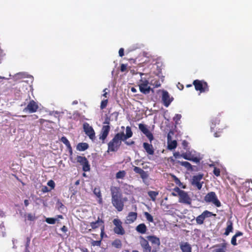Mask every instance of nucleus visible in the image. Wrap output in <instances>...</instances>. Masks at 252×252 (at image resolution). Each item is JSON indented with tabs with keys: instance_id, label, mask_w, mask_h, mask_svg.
Returning <instances> with one entry per match:
<instances>
[{
	"instance_id": "obj_1",
	"label": "nucleus",
	"mask_w": 252,
	"mask_h": 252,
	"mask_svg": "<svg viewBox=\"0 0 252 252\" xmlns=\"http://www.w3.org/2000/svg\"><path fill=\"white\" fill-rule=\"evenodd\" d=\"M110 191L112 204L118 211H122L124 207V200H126L123 198L120 188L118 187L111 186Z\"/></svg>"
},
{
	"instance_id": "obj_2",
	"label": "nucleus",
	"mask_w": 252,
	"mask_h": 252,
	"mask_svg": "<svg viewBox=\"0 0 252 252\" xmlns=\"http://www.w3.org/2000/svg\"><path fill=\"white\" fill-rule=\"evenodd\" d=\"M122 136H123L122 134H119L118 133L115 135L112 139L108 143V152L118 151L122 144V141H123L122 138Z\"/></svg>"
},
{
	"instance_id": "obj_3",
	"label": "nucleus",
	"mask_w": 252,
	"mask_h": 252,
	"mask_svg": "<svg viewBox=\"0 0 252 252\" xmlns=\"http://www.w3.org/2000/svg\"><path fill=\"white\" fill-rule=\"evenodd\" d=\"M110 123V118L107 117L103 122V124H106L107 125L103 126L99 135V139L102 140V143H105V141L108 135L110 130V127L109 126Z\"/></svg>"
},
{
	"instance_id": "obj_4",
	"label": "nucleus",
	"mask_w": 252,
	"mask_h": 252,
	"mask_svg": "<svg viewBox=\"0 0 252 252\" xmlns=\"http://www.w3.org/2000/svg\"><path fill=\"white\" fill-rule=\"evenodd\" d=\"M176 189L178 191L179 202L180 203L188 205L191 204V199L186 191L180 189L178 187H177Z\"/></svg>"
},
{
	"instance_id": "obj_5",
	"label": "nucleus",
	"mask_w": 252,
	"mask_h": 252,
	"mask_svg": "<svg viewBox=\"0 0 252 252\" xmlns=\"http://www.w3.org/2000/svg\"><path fill=\"white\" fill-rule=\"evenodd\" d=\"M204 200L207 203H212L217 207L221 206V203L218 199L216 193L214 191L208 192L204 197Z\"/></svg>"
},
{
	"instance_id": "obj_6",
	"label": "nucleus",
	"mask_w": 252,
	"mask_h": 252,
	"mask_svg": "<svg viewBox=\"0 0 252 252\" xmlns=\"http://www.w3.org/2000/svg\"><path fill=\"white\" fill-rule=\"evenodd\" d=\"M90 226L93 229H95L100 227L101 230L100 237L101 239H103L105 230L104 220L99 217H98L96 220L90 223Z\"/></svg>"
},
{
	"instance_id": "obj_7",
	"label": "nucleus",
	"mask_w": 252,
	"mask_h": 252,
	"mask_svg": "<svg viewBox=\"0 0 252 252\" xmlns=\"http://www.w3.org/2000/svg\"><path fill=\"white\" fill-rule=\"evenodd\" d=\"M195 89L200 93H205L209 91V87L207 82L203 80H195L193 82Z\"/></svg>"
},
{
	"instance_id": "obj_8",
	"label": "nucleus",
	"mask_w": 252,
	"mask_h": 252,
	"mask_svg": "<svg viewBox=\"0 0 252 252\" xmlns=\"http://www.w3.org/2000/svg\"><path fill=\"white\" fill-rule=\"evenodd\" d=\"M150 82L145 78H141L139 80V87L140 91L144 94H148L151 90V87L149 86Z\"/></svg>"
},
{
	"instance_id": "obj_9",
	"label": "nucleus",
	"mask_w": 252,
	"mask_h": 252,
	"mask_svg": "<svg viewBox=\"0 0 252 252\" xmlns=\"http://www.w3.org/2000/svg\"><path fill=\"white\" fill-rule=\"evenodd\" d=\"M113 223L115 226L113 228L115 233L120 235H123L125 234V230L122 226L123 223L120 219H114Z\"/></svg>"
},
{
	"instance_id": "obj_10",
	"label": "nucleus",
	"mask_w": 252,
	"mask_h": 252,
	"mask_svg": "<svg viewBox=\"0 0 252 252\" xmlns=\"http://www.w3.org/2000/svg\"><path fill=\"white\" fill-rule=\"evenodd\" d=\"M216 214H213L212 212L208 210H205L203 213L197 216L195 219L196 222L198 225L202 224L206 218L211 217L212 216H216Z\"/></svg>"
},
{
	"instance_id": "obj_11",
	"label": "nucleus",
	"mask_w": 252,
	"mask_h": 252,
	"mask_svg": "<svg viewBox=\"0 0 252 252\" xmlns=\"http://www.w3.org/2000/svg\"><path fill=\"white\" fill-rule=\"evenodd\" d=\"M203 177V174H199L193 176L192 178L191 184L193 187H195L199 190L201 189L203 182H200Z\"/></svg>"
},
{
	"instance_id": "obj_12",
	"label": "nucleus",
	"mask_w": 252,
	"mask_h": 252,
	"mask_svg": "<svg viewBox=\"0 0 252 252\" xmlns=\"http://www.w3.org/2000/svg\"><path fill=\"white\" fill-rule=\"evenodd\" d=\"M77 161L80 163L83 166V170L85 172L89 171L90 170V165L87 158L85 157L77 156L76 157Z\"/></svg>"
},
{
	"instance_id": "obj_13",
	"label": "nucleus",
	"mask_w": 252,
	"mask_h": 252,
	"mask_svg": "<svg viewBox=\"0 0 252 252\" xmlns=\"http://www.w3.org/2000/svg\"><path fill=\"white\" fill-rule=\"evenodd\" d=\"M39 108L38 104L33 100H31L27 106L24 108V112H28L30 113L36 112Z\"/></svg>"
},
{
	"instance_id": "obj_14",
	"label": "nucleus",
	"mask_w": 252,
	"mask_h": 252,
	"mask_svg": "<svg viewBox=\"0 0 252 252\" xmlns=\"http://www.w3.org/2000/svg\"><path fill=\"white\" fill-rule=\"evenodd\" d=\"M138 127L139 129L146 135L150 142H151L154 140V137L152 133L147 128V126L143 124H139Z\"/></svg>"
},
{
	"instance_id": "obj_15",
	"label": "nucleus",
	"mask_w": 252,
	"mask_h": 252,
	"mask_svg": "<svg viewBox=\"0 0 252 252\" xmlns=\"http://www.w3.org/2000/svg\"><path fill=\"white\" fill-rule=\"evenodd\" d=\"M138 127L139 129L146 135L150 142H151L154 140V137L152 133L147 128V126L143 124H139Z\"/></svg>"
},
{
	"instance_id": "obj_16",
	"label": "nucleus",
	"mask_w": 252,
	"mask_h": 252,
	"mask_svg": "<svg viewBox=\"0 0 252 252\" xmlns=\"http://www.w3.org/2000/svg\"><path fill=\"white\" fill-rule=\"evenodd\" d=\"M84 130L86 135H87L89 138L94 140L95 139V132L93 127L89 125L88 123H85L83 125Z\"/></svg>"
},
{
	"instance_id": "obj_17",
	"label": "nucleus",
	"mask_w": 252,
	"mask_h": 252,
	"mask_svg": "<svg viewBox=\"0 0 252 252\" xmlns=\"http://www.w3.org/2000/svg\"><path fill=\"white\" fill-rule=\"evenodd\" d=\"M182 158L185 159L193 161L195 163L199 162L200 159L191 154L190 152H186L182 154Z\"/></svg>"
},
{
	"instance_id": "obj_18",
	"label": "nucleus",
	"mask_w": 252,
	"mask_h": 252,
	"mask_svg": "<svg viewBox=\"0 0 252 252\" xmlns=\"http://www.w3.org/2000/svg\"><path fill=\"white\" fill-rule=\"evenodd\" d=\"M161 99L164 105L166 107H168L172 101L173 98L170 96V95L167 91H163Z\"/></svg>"
},
{
	"instance_id": "obj_19",
	"label": "nucleus",
	"mask_w": 252,
	"mask_h": 252,
	"mask_svg": "<svg viewBox=\"0 0 252 252\" xmlns=\"http://www.w3.org/2000/svg\"><path fill=\"white\" fill-rule=\"evenodd\" d=\"M140 244L143 252H151L152 248L150 246L148 241L142 236L140 237Z\"/></svg>"
},
{
	"instance_id": "obj_20",
	"label": "nucleus",
	"mask_w": 252,
	"mask_h": 252,
	"mask_svg": "<svg viewBox=\"0 0 252 252\" xmlns=\"http://www.w3.org/2000/svg\"><path fill=\"white\" fill-rule=\"evenodd\" d=\"M133 171L136 173H138L140 175V177L142 179L143 181L147 179L149 177V174L147 172L145 171L142 168L134 166H133Z\"/></svg>"
},
{
	"instance_id": "obj_21",
	"label": "nucleus",
	"mask_w": 252,
	"mask_h": 252,
	"mask_svg": "<svg viewBox=\"0 0 252 252\" xmlns=\"http://www.w3.org/2000/svg\"><path fill=\"white\" fill-rule=\"evenodd\" d=\"M126 133L125 134L124 132H118L119 134H122L123 136H122L123 141H126L128 138L132 137L133 135L132 131H131V127L129 126L126 127Z\"/></svg>"
},
{
	"instance_id": "obj_22",
	"label": "nucleus",
	"mask_w": 252,
	"mask_h": 252,
	"mask_svg": "<svg viewBox=\"0 0 252 252\" xmlns=\"http://www.w3.org/2000/svg\"><path fill=\"white\" fill-rule=\"evenodd\" d=\"M137 214L136 212H129L126 217V222L130 224L133 223L137 219Z\"/></svg>"
},
{
	"instance_id": "obj_23",
	"label": "nucleus",
	"mask_w": 252,
	"mask_h": 252,
	"mask_svg": "<svg viewBox=\"0 0 252 252\" xmlns=\"http://www.w3.org/2000/svg\"><path fill=\"white\" fill-rule=\"evenodd\" d=\"M143 146L146 152L150 155L154 154V149L152 144L144 142Z\"/></svg>"
},
{
	"instance_id": "obj_24",
	"label": "nucleus",
	"mask_w": 252,
	"mask_h": 252,
	"mask_svg": "<svg viewBox=\"0 0 252 252\" xmlns=\"http://www.w3.org/2000/svg\"><path fill=\"white\" fill-rule=\"evenodd\" d=\"M167 140H168V149L170 150H173L177 147V142L176 140L171 141V136L169 134L167 136Z\"/></svg>"
},
{
	"instance_id": "obj_25",
	"label": "nucleus",
	"mask_w": 252,
	"mask_h": 252,
	"mask_svg": "<svg viewBox=\"0 0 252 252\" xmlns=\"http://www.w3.org/2000/svg\"><path fill=\"white\" fill-rule=\"evenodd\" d=\"M233 229V222L231 220H228L226 222V227L225 228L224 234L227 236L229 233L232 232Z\"/></svg>"
},
{
	"instance_id": "obj_26",
	"label": "nucleus",
	"mask_w": 252,
	"mask_h": 252,
	"mask_svg": "<svg viewBox=\"0 0 252 252\" xmlns=\"http://www.w3.org/2000/svg\"><path fill=\"white\" fill-rule=\"evenodd\" d=\"M94 193L96 195V196L98 198V203H102V195L101 193L100 189L99 187H95L93 190Z\"/></svg>"
},
{
	"instance_id": "obj_27",
	"label": "nucleus",
	"mask_w": 252,
	"mask_h": 252,
	"mask_svg": "<svg viewBox=\"0 0 252 252\" xmlns=\"http://www.w3.org/2000/svg\"><path fill=\"white\" fill-rule=\"evenodd\" d=\"M146 238L152 244H156L158 246L160 245V242L159 238L156 237V236H148Z\"/></svg>"
},
{
	"instance_id": "obj_28",
	"label": "nucleus",
	"mask_w": 252,
	"mask_h": 252,
	"mask_svg": "<svg viewBox=\"0 0 252 252\" xmlns=\"http://www.w3.org/2000/svg\"><path fill=\"white\" fill-rule=\"evenodd\" d=\"M180 249L182 252H191V247L187 242L181 244Z\"/></svg>"
},
{
	"instance_id": "obj_29",
	"label": "nucleus",
	"mask_w": 252,
	"mask_h": 252,
	"mask_svg": "<svg viewBox=\"0 0 252 252\" xmlns=\"http://www.w3.org/2000/svg\"><path fill=\"white\" fill-rule=\"evenodd\" d=\"M147 230V227L144 223H140L136 227V230L141 234H145Z\"/></svg>"
},
{
	"instance_id": "obj_30",
	"label": "nucleus",
	"mask_w": 252,
	"mask_h": 252,
	"mask_svg": "<svg viewBox=\"0 0 252 252\" xmlns=\"http://www.w3.org/2000/svg\"><path fill=\"white\" fill-rule=\"evenodd\" d=\"M89 148L87 143H79L77 146V149L79 151H84Z\"/></svg>"
},
{
	"instance_id": "obj_31",
	"label": "nucleus",
	"mask_w": 252,
	"mask_h": 252,
	"mask_svg": "<svg viewBox=\"0 0 252 252\" xmlns=\"http://www.w3.org/2000/svg\"><path fill=\"white\" fill-rule=\"evenodd\" d=\"M220 123V120L218 117H215L212 119L211 123L212 125L211 126V129L212 131L214 130V128L217 125H219Z\"/></svg>"
},
{
	"instance_id": "obj_32",
	"label": "nucleus",
	"mask_w": 252,
	"mask_h": 252,
	"mask_svg": "<svg viewBox=\"0 0 252 252\" xmlns=\"http://www.w3.org/2000/svg\"><path fill=\"white\" fill-rule=\"evenodd\" d=\"M112 245L117 249H120L122 247V242L119 239H116L114 240L112 243Z\"/></svg>"
},
{
	"instance_id": "obj_33",
	"label": "nucleus",
	"mask_w": 252,
	"mask_h": 252,
	"mask_svg": "<svg viewBox=\"0 0 252 252\" xmlns=\"http://www.w3.org/2000/svg\"><path fill=\"white\" fill-rule=\"evenodd\" d=\"M177 162L179 163L181 165L186 167L188 170H190L192 169L191 164L188 161H180L179 160H177Z\"/></svg>"
},
{
	"instance_id": "obj_34",
	"label": "nucleus",
	"mask_w": 252,
	"mask_h": 252,
	"mask_svg": "<svg viewBox=\"0 0 252 252\" xmlns=\"http://www.w3.org/2000/svg\"><path fill=\"white\" fill-rule=\"evenodd\" d=\"M148 194L152 201H155L156 197L158 194V192L155 191H149L148 192Z\"/></svg>"
},
{
	"instance_id": "obj_35",
	"label": "nucleus",
	"mask_w": 252,
	"mask_h": 252,
	"mask_svg": "<svg viewBox=\"0 0 252 252\" xmlns=\"http://www.w3.org/2000/svg\"><path fill=\"white\" fill-rule=\"evenodd\" d=\"M126 175V172L125 170H121L118 172L116 174L117 179H123Z\"/></svg>"
},
{
	"instance_id": "obj_36",
	"label": "nucleus",
	"mask_w": 252,
	"mask_h": 252,
	"mask_svg": "<svg viewBox=\"0 0 252 252\" xmlns=\"http://www.w3.org/2000/svg\"><path fill=\"white\" fill-rule=\"evenodd\" d=\"M60 141L62 142H63L64 144H65L66 147H68V146L71 145L68 140L67 139L66 137L64 136L61 137V138L60 139Z\"/></svg>"
},
{
	"instance_id": "obj_37",
	"label": "nucleus",
	"mask_w": 252,
	"mask_h": 252,
	"mask_svg": "<svg viewBox=\"0 0 252 252\" xmlns=\"http://www.w3.org/2000/svg\"><path fill=\"white\" fill-rule=\"evenodd\" d=\"M150 84L153 86L154 88H158L160 86L159 81L157 80H152Z\"/></svg>"
},
{
	"instance_id": "obj_38",
	"label": "nucleus",
	"mask_w": 252,
	"mask_h": 252,
	"mask_svg": "<svg viewBox=\"0 0 252 252\" xmlns=\"http://www.w3.org/2000/svg\"><path fill=\"white\" fill-rule=\"evenodd\" d=\"M144 216L148 221L151 222H153L154 221L153 216L148 212H145Z\"/></svg>"
},
{
	"instance_id": "obj_39",
	"label": "nucleus",
	"mask_w": 252,
	"mask_h": 252,
	"mask_svg": "<svg viewBox=\"0 0 252 252\" xmlns=\"http://www.w3.org/2000/svg\"><path fill=\"white\" fill-rule=\"evenodd\" d=\"M108 100L107 99L102 100L100 104V109H103L106 108L108 104Z\"/></svg>"
},
{
	"instance_id": "obj_40",
	"label": "nucleus",
	"mask_w": 252,
	"mask_h": 252,
	"mask_svg": "<svg viewBox=\"0 0 252 252\" xmlns=\"http://www.w3.org/2000/svg\"><path fill=\"white\" fill-rule=\"evenodd\" d=\"M181 118H182V116L181 114H177L173 117V120L175 122V123L176 124H177L179 123V122L180 121Z\"/></svg>"
},
{
	"instance_id": "obj_41",
	"label": "nucleus",
	"mask_w": 252,
	"mask_h": 252,
	"mask_svg": "<svg viewBox=\"0 0 252 252\" xmlns=\"http://www.w3.org/2000/svg\"><path fill=\"white\" fill-rule=\"evenodd\" d=\"M222 248L217 249L215 250V252H225L226 244L223 243L221 245Z\"/></svg>"
},
{
	"instance_id": "obj_42",
	"label": "nucleus",
	"mask_w": 252,
	"mask_h": 252,
	"mask_svg": "<svg viewBox=\"0 0 252 252\" xmlns=\"http://www.w3.org/2000/svg\"><path fill=\"white\" fill-rule=\"evenodd\" d=\"M102 239L101 238V239L100 240H98V241L93 240L91 243L92 245L93 246H100Z\"/></svg>"
},
{
	"instance_id": "obj_43",
	"label": "nucleus",
	"mask_w": 252,
	"mask_h": 252,
	"mask_svg": "<svg viewBox=\"0 0 252 252\" xmlns=\"http://www.w3.org/2000/svg\"><path fill=\"white\" fill-rule=\"evenodd\" d=\"M46 221L49 224H53L56 222V219L54 218H48L46 219Z\"/></svg>"
},
{
	"instance_id": "obj_44",
	"label": "nucleus",
	"mask_w": 252,
	"mask_h": 252,
	"mask_svg": "<svg viewBox=\"0 0 252 252\" xmlns=\"http://www.w3.org/2000/svg\"><path fill=\"white\" fill-rule=\"evenodd\" d=\"M213 173L217 177L219 176L220 175V169L216 167H215L213 170Z\"/></svg>"
},
{
	"instance_id": "obj_45",
	"label": "nucleus",
	"mask_w": 252,
	"mask_h": 252,
	"mask_svg": "<svg viewBox=\"0 0 252 252\" xmlns=\"http://www.w3.org/2000/svg\"><path fill=\"white\" fill-rule=\"evenodd\" d=\"M27 219L30 221H33L35 219V216L32 214H28L27 216Z\"/></svg>"
},
{
	"instance_id": "obj_46",
	"label": "nucleus",
	"mask_w": 252,
	"mask_h": 252,
	"mask_svg": "<svg viewBox=\"0 0 252 252\" xmlns=\"http://www.w3.org/2000/svg\"><path fill=\"white\" fill-rule=\"evenodd\" d=\"M47 185L51 188V189H53L55 188V182L51 180L47 183Z\"/></svg>"
},
{
	"instance_id": "obj_47",
	"label": "nucleus",
	"mask_w": 252,
	"mask_h": 252,
	"mask_svg": "<svg viewBox=\"0 0 252 252\" xmlns=\"http://www.w3.org/2000/svg\"><path fill=\"white\" fill-rule=\"evenodd\" d=\"M120 70L121 72H125L127 70V65L125 64H122L120 66Z\"/></svg>"
},
{
	"instance_id": "obj_48",
	"label": "nucleus",
	"mask_w": 252,
	"mask_h": 252,
	"mask_svg": "<svg viewBox=\"0 0 252 252\" xmlns=\"http://www.w3.org/2000/svg\"><path fill=\"white\" fill-rule=\"evenodd\" d=\"M236 237H235L234 236H233L232 238H231V243L232 245L233 246H236L237 245V242H236Z\"/></svg>"
},
{
	"instance_id": "obj_49",
	"label": "nucleus",
	"mask_w": 252,
	"mask_h": 252,
	"mask_svg": "<svg viewBox=\"0 0 252 252\" xmlns=\"http://www.w3.org/2000/svg\"><path fill=\"white\" fill-rule=\"evenodd\" d=\"M173 179H174V181L175 182V183L177 184V185H178L179 186H180V185L181 184V183L180 181V180L175 176H173Z\"/></svg>"
},
{
	"instance_id": "obj_50",
	"label": "nucleus",
	"mask_w": 252,
	"mask_h": 252,
	"mask_svg": "<svg viewBox=\"0 0 252 252\" xmlns=\"http://www.w3.org/2000/svg\"><path fill=\"white\" fill-rule=\"evenodd\" d=\"M177 187H175L173 189V191L171 192V195L173 196H178V191H177L176 189H177Z\"/></svg>"
},
{
	"instance_id": "obj_51",
	"label": "nucleus",
	"mask_w": 252,
	"mask_h": 252,
	"mask_svg": "<svg viewBox=\"0 0 252 252\" xmlns=\"http://www.w3.org/2000/svg\"><path fill=\"white\" fill-rule=\"evenodd\" d=\"M173 155L176 158L182 157V154H180L179 152L174 153Z\"/></svg>"
},
{
	"instance_id": "obj_52",
	"label": "nucleus",
	"mask_w": 252,
	"mask_h": 252,
	"mask_svg": "<svg viewBox=\"0 0 252 252\" xmlns=\"http://www.w3.org/2000/svg\"><path fill=\"white\" fill-rule=\"evenodd\" d=\"M50 190H49L48 189V188L46 187V186H43L42 189H41V191L44 192V193H45V192H48Z\"/></svg>"
},
{
	"instance_id": "obj_53",
	"label": "nucleus",
	"mask_w": 252,
	"mask_h": 252,
	"mask_svg": "<svg viewBox=\"0 0 252 252\" xmlns=\"http://www.w3.org/2000/svg\"><path fill=\"white\" fill-rule=\"evenodd\" d=\"M125 141V143L126 145H128V146H130V145H134L135 144V142L134 141Z\"/></svg>"
},
{
	"instance_id": "obj_54",
	"label": "nucleus",
	"mask_w": 252,
	"mask_h": 252,
	"mask_svg": "<svg viewBox=\"0 0 252 252\" xmlns=\"http://www.w3.org/2000/svg\"><path fill=\"white\" fill-rule=\"evenodd\" d=\"M119 54L121 57L124 55V49L123 48H121L119 49Z\"/></svg>"
},
{
	"instance_id": "obj_55",
	"label": "nucleus",
	"mask_w": 252,
	"mask_h": 252,
	"mask_svg": "<svg viewBox=\"0 0 252 252\" xmlns=\"http://www.w3.org/2000/svg\"><path fill=\"white\" fill-rule=\"evenodd\" d=\"M243 234V233L242 232L237 231L234 236L237 238L239 236H242Z\"/></svg>"
},
{
	"instance_id": "obj_56",
	"label": "nucleus",
	"mask_w": 252,
	"mask_h": 252,
	"mask_svg": "<svg viewBox=\"0 0 252 252\" xmlns=\"http://www.w3.org/2000/svg\"><path fill=\"white\" fill-rule=\"evenodd\" d=\"M168 160H170V161L173 164H175V163H177V161H176L174 158L172 157H170L169 158H168Z\"/></svg>"
},
{
	"instance_id": "obj_57",
	"label": "nucleus",
	"mask_w": 252,
	"mask_h": 252,
	"mask_svg": "<svg viewBox=\"0 0 252 252\" xmlns=\"http://www.w3.org/2000/svg\"><path fill=\"white\" fill-rule=\"evenodd\" d=\"M67 149L68 150L69 155L71 156L73 154L71 146L70 145L69 146H68V147H67Z\"/></svg>"
},
{
	"instance_id": "obj_58",
	"label": "nucleus",
	"mask_w": 252,
	"mask_h": 252,
	"mask_svg": "<svg viewBox=\"0 0 252 252\" xmlns=\"http://www.w3.org/2000/svg\"><path fill=\"white\" fill-rule=\"evenodd\" d=\"M61 230L64 233H66L67 230H68V229L67 228L66 226H65V225H63L62 228H61Z\"/></svg>"
},
{
	"instance_id": "obj_59",
	"label": "nucleus",
	"mask_w": 252,
	"mask_h": 252,
	"mask_svg": "<svg viewBox=\"0 0 252 252\" xmlns=\"http://www.w3.org/2000/svg\"><path fill=\"white\" fill-rule=\"evenodd\" d=\"M178 88L180 90H182L184 89V86L182 84L178 83V84L177 85Z\"/></svg>"
},
{
	"instance_id": "obj_60",
	"label": "nucleus",
	"mask_w": 252,
	"mask_h": 252,
	"mask_svg": "<svg viewBox=\"0 0 252 252\" xmlns=\"http://www.w3.org/2000/svg\"><path fill=\"white\" fill-rule=\"evenodd\" d=\"M30 238L29 237H27V243H26V247H28L30 244Z\"/></svg>"
},
{
	"instance_id": "obj_61",
	"label": "nucleus",
	"mask_w": 252,
	"mask_h": 252,
	"mask_svg": "<svg viewBox=\"0 0 252 252\" xmlns=\"http://www.w3.org/2000/svg\"><path fill=\"white\" fill-rule=\"evenodd\" d=\"M119 113L117 112H114L112 114V115H114L116 117V119H117V117L118 116Z\"/></svg>"
},
{
	"instance_id": "obj_62",
	"label": "nucleus",
	"mask_w": 252,
	"mask_h": 252,
	"mask_svg": "<svg viewBox=\"0 0 252 252\" xmlns=\"http://www.w3.org/2000/svg\"><path fill=\"white\" fill-rule=\"evenodd\" d=\"M24 204L27 207L29 205V200L27 199H25L24 200Z\"/></svg>"
},
{
	"instance_id": "obj_63",
	"label": "nucleus",
	"mask_w": 252,
	"mask_h": 252,
	"mask_svg": "<svg viewBox=\"0 0 252 252\" xmlns=\"http://www.w3.org/2000/svg\"><path fill=\"white\" fill-rule=\"evenodd\" d=\"M107 90V89H105L104 90H103V92H105L103 94V96L105 97H107V92H105L106 90Z\"/></svg>"
},
{
	"instance_id": "obj_64",
	"label": "nucleus",
	"mask_w": 252,
	"mask_h": 252,
	"mask_svg": "<svg viewBox=\"0 0 252 252\" xmlns=\"http://www.w3.org/2000/svg\"><path fill=\"white\" fill-rule=\"evenodd\" d=\"M131 91L133 93H136V89L135 88H134V87H132L131 88Z\"/></svg>"
}]
</instances>
